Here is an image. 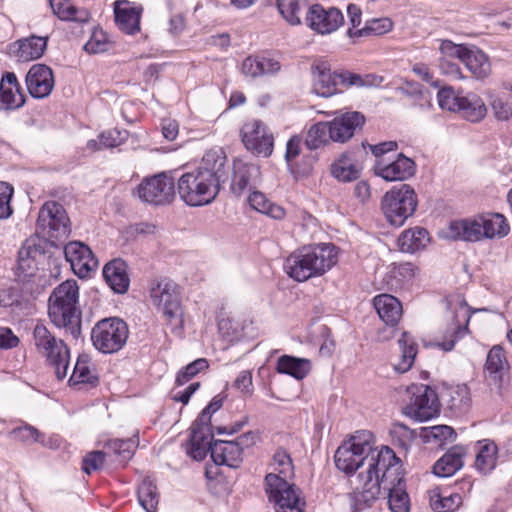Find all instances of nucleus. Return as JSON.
Returning <instances> with one entry per match:
<instances>
[{"label": "nucleus", "instance_id": "1", "mask_svg": "<svg viewBox=\"0 0 512 512\" xmlns=\"http://www.w3.org/2000/svg\"><path fill=\"white\" fill-rule=\"evenodd\" d=\"M371 438L372 435L369 432H359L336 450L335 465L339 470L350 474L362 469L356 478L351 481L353 485L351 493L358 492V488L365 483L368 476L377 477L386 466H389L396 459L394 451L387 446L380 450L373 448Z\"/></svg>", "mask_w": 512, "mask_h": 512}, {"label": "nucleus", "instance_id": "2", "mask_svg": "<svg viewBox=\"0 0 512 512\" xmlns=\"http://www.w3.org/2000/svg\"><path fill=\"white\" fill-rule=\"evenodd\" d=\"M361 488L362 490L349 494L351 506L355 511L371 507L380 497L388 499L391 512H409L410 510V499L397 456L395 461L386 466L377 477L368 476Z\"/></svg>", "mask_w": 512, "mask_h": 512}, {"label": "nucleus", "instance_id": "3", "mask_svg": "<svg viewBox=\"0 0 512 512\" xmlns=\"http://www.w3.org/2000/svg\"><path fill=\"white\" fill-rule=\"evenodd\" d=\"M271 472L265 477V490L268 499L274 505L275 512H304L305 503L300 498L294 484L288 479L294 475V466L290 454L282 448L273 455Z\"/></svg>", "mask_w": 512, "mask_h": 512}, {"label": "nucleus", "instance_id": "4", "mask_svg": "<svg viewBox=\"0 0 512 512\" xmlns=\"http://www.w3.org/2000/svg\"><path fill=\"white\" fill-rule=\"evenodd\" d=\"M337 262L335 246L322 243L304 246L291 253L285 263L286 273L298 282L325 274Z\"/></svg>", "mask_w": 512, "mask_h": 512}, {"label": "nucleus", "instance_id": "5", "mask_svg": "<svg viewBox=\"0 0 512 512\" xmlns=\"http://www.w3.org/2000/svg\"><path fill=\"white\" fill-rule=\"evenodd\" d=\"M79 287L76 280L58 285L49 297L48 315L51 322L64 328L74 339L81 334V311L78 307Z\"/></svg>", "mask_w": 512, "mask_h": 512}, {"label": "nucleus", "instance_id": "6", "mask_svg": "<svg viewBox=\"0 0 512 512\" xmlns=\"http://www.w3.org/2000/svg\"><path fill=\"white\" fill-rule=\"evenodd\" d=\"M32 345L37 355L54 371L58 380L68 374L70 349L65 341L48 329L43 323H36L32 330Z\"/></svg>", "mask_w": 512, "mask_h": 512}, {"label": "nucleus", "instance_id": "7", "mask_svg": "<svg viewBox=\"0 0 512 512\" xmlns=\"http://www.w3.org/2000/svg\"><path fill=\"white\" fill-rule=\"evenodd\" d=\"M180 198L189 206L210 204L218 195L220 184L206 171L184 173L177 183Z\"/></svg>", "mask_w": 512, "mask_h": 512}, {"label": "nucleus", "instance_id": "8", "mask_svg": "<svg viewBox=\"0 0 512 512\" xmlns=\"http://www.w3.org/2000/svg\"><path fill=\"white\" fill-rule=\"evenodd\" d=\"M418 205L417 195L408 184H401L387 191L382 198L381 209L393 226H402L411 217Z\"/></svg>", "mask_w": 512, "mask_h": 512}, {"label": "nucleus", "instance_id": "9", "mask_svg": "<svg viewBox=\"0 0 512 512\" xmlns=\"http://www.w3.org/2000/svg\"><path fill=\"white\" fill-rule=\"evenodd\" d=\"M137 446L138 440L134 438L109 440L105 445V452L92 451L86 455L82 469L85 473L91 474L103 467L106 458L117 466L124 467L132 458Z\"/></svg>", "mask_w": 512, "mask_h": 512}, {"label": "nucleus", "instance_id": "10", "mask_svg": "<svg viewBox=\"0 0 512 512\" xmlns=\"http://www.w3.org/2000/svg\"><path fill=\"white\" fill-rule=\"evenodd\" d=\"M313 91L321 97H330L341 92V87L363 86V79L348 72H332L326 62H318L312 66Z\"/></svg>", "mask_w": 512, "mask_h": 512}, {"label": "nucleus", "instance_id": "11", "mask_svg": "<svg viewBox=\"0 0 512 512\" xmlns=\"http://www.w3.org/2000/svg\"><path fill=\"white\" fill-rule=\"evenodd\" d=\"M129 335L127 324L120 318L111 317L98 321L91 331L94 347L102 353L118 352Z\"/></svg>", "mask_w": 512, "mask_h": 512}, {"label": "nucleus", "instance_id": "12", "mask_svg": "<svg viewBox=\"0 0 512 512\" xmlns=\"http://www.w3.org/2000/svg\"><path fill=\"white\" fill-rule=\"evenodd\" d=\"M37 232L52 243L61 241L70 234V221L61 204L50 201L42 206L37 220Z\"/></svg>", "mask_w": 512, "mask_h": 512}, {"label": "nucleus", "instance_id": "13", "mask_svg": "<svg viewBox=\"0 0 512 512\" xmlns=\"http://www.w3.org/2000/svg\"><path fill=\"white\" fill-rule=\"evenodd\" d=\"M135 194L141 201L149 204H169L175 197L174 178L167 172L145 178L136 187Z\"/></svg>", "mask_w": 512, "mask_h": 512}, {"label": "nucleus", "instance_id": "14", "mask_svg": "<svg viewBox=\"0 0 512 512\" xmlns=\"http://www.w3.org/2000/svg\"><path fill=\"white\" fill-rule=\"evenodd\" d=\"M407 392L410 400L404 409L406 415L423 422L439 414L438 396L431 387L423 384L412 385Z\"/></svg>", "mask_w": 512, "mask_h": 512}, {"label": "nucleus", "instance_id": "15", "mask_svg": "<svg viewBox=\"0 0 512 512\" xmlns=\"http://www.w3.org/2000/svg\"><path fill=\"white\" fill-rule=\"evenodd\" d=\"M153 303L162 308L164 315L175 326H182L183 311L178 286L171 280H161L151 289Z\"/></svg>", "mask_w": 512, "mask_h": 512}, {"label": "nucleus", "instance_id": "16", "mask_svg": "<svg viewBox=\"0 0 512 512\" xmlns=\"http://www.w3.org/2000/svg\"><path fill=\"white\" fill-rule=\"evenodd\" d=\"M241 136L246 149L254 155L268 157L272 154L274 137L262 121L252 120L244 124Z\"/></svg>", "mask_w": 512, "mask_h": 512}, {"label": "nucleus", "instance_id": "17", "mask_svg": "<svg viewBox=\"0 0 512 512\" xmlns=\"http://www.w3.org/2000/svg\"><path fill=\"white\" fill-rule=\"evenodd\" d=\"M211 417L212 415L203 409L191 427L187 452L195 460L200 461L206 457L209 443L213 440Z\"/></svg>", "mask_w": 512, "mask_h": 512}, {"label": "nucleus", "instance_id": "18", "mask_svg": "<svg viewBox=\"0 0 512 512\" xmlns=\"http://www.w3.org/2000/svg\"><path fill=\"white\" fill-rule=\"evenodd\" d=\"M64 254L73 272L80 278L88 277L98 267V260L83 242H69L64 247Z\"/></svg>", "mask_w": 512, "mask_h": 512}, {"label": "nucleus", "instance_id": "19", "mask_svg": "<svg viewBox=\"0 0 512 512\" xmlns=\"http://www.w3.org/2000/svg\"><path fill=\"white\" fill-rule=\"evenodd\" d=\"M305 19L307 25L320 34H330L344 23V16L339 9H325L319 4L309 7Z\"/></svg>", "mask_w": 512, "mask_h": 512}, {"label": "nucleus", "instance_id": "20", "mask_svg": "<svg viewBox=\"0 0 512 512\" xmlns=\"http://www.w3.org/2000/svg\"><path fill=\"white\" fill-rule=\"evenodd\" d=\"M364 123L365 116L358 111H349L336 116L328 121L332 142H347L358 130H361Z\"/></svg>", "mask_w": 512, "mask_h": 512}, {"label": "nucleus", "instance_id": "21", "mask_svg": "<svg viewBox=\"0 0 512 512\" xmlns=\"http://www.w3.org/2000/svg\"><path fill=\"white\" fill-rule=\"evenodd\" d=\"M54 75L52 69L45 64H34L26 75V85L33 98L48 97L54 88Z\"/></svg>", "mask_w": 512, "mask_h": 512}, {"label": "nucleus", "instance_id": "22", "mask_svg": "<svg viewBox=\"0 0 512 512\" xmlns=\"http://www.w3.org/2000/svg\"><path fill=\"white\" fill-rule=\"evenodd\" d=\"M375 172L386 181H403L414 175L415 163L405 155L399 154L394 161L389 163H386L384 159H377Z\"/></svg>", "mask_w": 512, "mask_h": 512}, {"label": "nucleus", "instance_id": "23", "mask_svg": "<svg viewBox=\"0 0 512 512\" xmlns=\"http://www.w3.org/2000/svg\"><path fill=\"white\" fill-rule=\"evenodd\" d=\"M485 371L488 381L498 388L508 379L509 363L501 346L495 345L488 352Z\"/></svg>", "mask_w": 512, "mask_h": 512}, {"label": "nucleus", "instance_id": "24", "mask_svg": "<svg viewBox=\"0 0 512 512\" xmlns=\"http://www.w3.org/2000/svg\"><path fill=\"white\" fill-rule=\"evenodd\" d=\"M482 217L452 221L446 231V237L452 240L477 242L484 239Z\"/></svg>", "mask_w": 512, "mask_h": 512}, {"label": "nucleus", "instance_id": "25", "mask_svg": "<svg viewBox=\"0 0 512 512\" xmlns=\"http://www.w3.org/2000/svg\"><path fill=\"white\" fill-rule=\"evenodd\" d=\"M456 304L458 308L455 311V321L449 331L450 335L449 337H444V340L439 343V346L445 351H451L456 341L468 332V323L472 310L463 299L458 298Z\"/></svg>", "mask_w": 512, "mask_h": 512}, {"label": "nucleus", "instance_id": "26", "mask_svg": "<svg viewBox=\"0 0 512 512\" xmlns=\"http://www.w3.org/2000/svg\"><path fill=\"white\" fill-rule=\"evenodd\" d=\"M260 169L255 164L237 162L234 164V174L231 183V191L236 196H241L246 191H251L259 182Z\"/></svg>", "mask_w": 512, "mask_h": 512}, {"label": "nucleus", "instance_id": "27", "mask_svg": "<svg viewBox=\"0 0 512 512\" xmlns=\"http://www.w3.org/2000/svg\"><path fill=\"white\" fill-rule=\"evenodd\" d=\"M208 452L216 465H226L231 468H237L242 462L240 446L233 441H210Z\"/></svg>", "mask_w": 512, "mask_h": 512}, {"label": "nucleus", "instance_id": "28", "mask_svg": "<svg viewBox=\"0 0 512 512\" xmlns=\"http://www.w3.org/2000/svg\"><path fill=\"white\" fill-rule=\"evenodd\" d=\"M47 47V38L31 36L20 39L10 45V54L18 61L28 62L40 58Z\"/></svg>", "mask_w": 512, "mask_h": 512}, {"label": "nucleus", "instance_id": "29", "mask_svg": "<svg viewBox=\"0 0 512 512\" xmlns=\"http://www.w3.org/2000/svg\"><path fill=\"white\" fill-rule=\"evenodd\" d=\"M127 268L126 262L120 258L109 261L103 268L104 280L115 293L124 294L129 289Z\"/></svg>", "mask_w": 512, "mask_h": 512}, {"label": "nucleus", "instance_id": "30", "mask_svg": "<svg viewBox=\"0 0 512 512\" xmlns=\"http://www.w3.org/2000/svg\"><path fill=\"white\" fill-rule=\"evenodd\" d=\"M465 455L466 448L464 446H453L434 464V474L439 477L454 475L462 468Z\"/></svg>", "mask_w": 512, "mask_h": 512}, {"label": "nucleus", "instance_id": "31", "mask_svg": "<svg viewBox=\"0 0 512 512\" xmlns=\"http://www.w3.org/2000/svg\"><path fill=\"white\" fill-rule=\"evenodd\" d=\"M373 303L383 322L391 326L398 323L402 315V305L396 297L380 294L374 298Z\"/></svg>", "mask_w": 512, "mask_h": 512}, {"label": "nucleus", "instance_id": "32", "mask_svg": "<svg viewBox=\"0 0 512 512\" xmlns=\"http://www.w3.org/2000/svg\"><path fill=\"white\" fill-rule=\"evenodd\" d=\"M429 241V233L425 228L414 227L403 231L397 243L402 252L415 253L425 248Z\"/></svg>", "mask_w": 512, "mask_h": 512}, {"label": "nucleus", "instance_id": "33", "mask_svg": "<svg viewBox=\"0 0 512 512\" xmlns=\"http://www.w3.org/2000/svg\"><path fill=\"white\" fill-rule=\"evenodd\" d=\"M462 63L477 79L486 78L491 73L488 56L474 46L468 48Z\"/></svg>", "mask_w": 512, "mask_h": 512}, {"label": "nucleus", "instance_id": "34", "mask_svg": "<svg viewBox=\"0 0 512 512\" xmlns=\"http://www.w3.org/2000/svg\"><path fill=\"white\" fill-rule=\"evenodd\" d=\"M456 112H460L465 119L471 122H478L484 118L487 109L484 101L478 95L469 93L462 96Z\"/></svg>", "mask_w": 512, "mask_h": 512}, {"label": "nucleus", "instance_id": "35", "mask_svg": "<svg viewBox=\"0 0 512 512\" xmlns=\"http://www.w3.org/2000/svg\"><path fill=\"white\" fill-rule=\"evenodd\" d=\"M225 163L226 156L221 150H209L203 156L201 165L196 170L209 172L220 184L221 181H224Z\"/></svg>", "mask_w": 512, "mask_h": 512}, {"label": "nucleus", "instance_id": "36", "mask_svg": "<svg viewBox=\"0 0 512 512\" xmlns=\"http://www.w3.org/2000/svg\"><path fill=\"white\" fill-rule=\"evenodd\" d=\"M277 371L301 380L309 373L310 362L307 359L283 355L277 361Z\"/></svg>", "mask_w": 512, "mask_h": 512}, {"label": "nucleus", "instance_id": "37", "mask_svg": "<svg viewBox=\"0 0 512 512\" xmlns=\"http://www.w3.org/2000/svg\"><path fill=\"white\" fill-rule=\"evenodd\" d=\"M115 19L120 30L127 34H134L140 30V12L134 7H121L116 4Z\"/></svg>", "mask_w": 512, "mask_h": 512}, {"label": "nucleus", "instance_id": "38", "mask_svg": "<svg viewBox=\"0 0 512 512\" xmlns=\"http://www.w3.org/2000/svg\"><path fill=\"white\" fill-rule=\"evenodd\" d=\"M479 451L476 455L475 467L482 474L490 473L496 466L497 446L490 440H483L478 443Z\"/></svg>", "mask_w": 512, "mask_h": 512}, {"label": "nucleus", "instance_id": "39", "mask_svg": "<svg viewBox=\"0 0 512 512\" xmlns=\"http://www.w3.org/2000/svg\"><path fill=\"white\" fill-rule=\"evenodd\" d=\"M483 223V235L484 238H503L508 235L510 231V226L506 220V218L499 213H491L486 215H481Z\"/></svg>", "mask_w": 512, "mask_h": 512}, {"label": "nucleus", "instance_id": "40", "mask_svg": "<svg viewBox=\"0 0 512 512\" xmlns=\"http://www.w3.org/2000/svg\"><path fill=\"white\" fill-rule=\"evenodd\" d=\"M248 203L254 210L263 213L272 219L280 220L285 217L284 208L272 203L262 192L253 191L248 196Z\"/></svg>", "mask_w": 512, "mask_h": 512}, {"label": "nucleus", "instance_id": "41", "mask_svg": "<svg viewBox=\"0 0 512 512\" xmlns=\"http://www.w3.org/2000/svg\"><path fill=\"white\" fill-rule=\"evenodd\" d=\"M401 357L399 363L395 365V370L400 373L407 372L413 365L417 355V345L413 337L408 332H403L398 340Z\"/></svg>", "mask_w": 512, "mask_h": 512}, {"label": "nucleus", "instance_id": "42", "mask_svg": "<svg viewBox=\"0 0 512 512\" xmlns=\"http://www.w3.org/2000/svg\"><path fill=\"white\" fill-rule=\"evenodd\" d=\"M332 175L340 181L349 182L360 175V167L348 155H342L331 166Z\"/></svg>", "mask_w": 512, "mask_h": 512}, {"label": "nucleus", "instance_id": "43", "mask_svg": "<svg viewBox=\"0 0 512 512\" xmlns=\"http://www.w3.org/2000/svg\"><path fill=\"white\" fill-rule=\"evenodd\" d=\"M462 504V497L458 493L445 494L436 490L430 495V506L435 512H453Z\"/></svg>", "mask_w": 512, "mask_h": 512}, {"label": "nucleus", "instance_id": "44", "mask_svg": "<svg viewBox=\"0 0 512 512\" xmlns=\"http://www.w3.org/2000/svg\"><path fill=\"white\" fill-rule=\"evenodd\" d=\"M328 121L318 122L310 127L307 132L305 144L310 150H316L332 141Z\"/></svg>", "mask_w": 512, "mask_h": 512}, {"label": "nucleus", "instance_id": "45", "mask_svg": "<svg viewBox=\"0 0 512 512\" xmlns=\"http://www.w3.org/2000/svg\"><path fill=\"white\" fill-rule=\"evenodd\" d=\"M138 501L146 512H156L159 503L157 487L149 478L144 479L138 487Z\"/></svg>", "mask_w": 512, "mask_h": 512}, {"label": "nucleus", "instance_id": "46", "mask_svg": "<svg viewBox=\"0 0 512 512\" xmlns=\"http://www.w3.org/2000/svg\"><path fill=\"white\" fill-rule=\"evenodd\" d=\"M277 7L283 18L291 25L301 23V13L308 7V0H277Z\"/></svg>", "mask_w": 512, "mask_h": 512}, {"label": "nucleus", "instance_id": "47", "mask_svg": "<svg viewBox=\"0 0 512 512\" xmlns=\"http://www.w3.org/2000/svg\"><path fill=\"white\" fill-rule=\"evenodd\" d=\"M421 437L425 442H433L438 446H442L448 442H452L455 439L456 434L450 426L436 425L422 428Z\"/></svg>", "mask_w": 512, "mask_h": 512}, {"label": "nucleus", "instance_id": "48", "mask_svg": "<svg viewBox=\"0 0 512 512\" xmlns=\"http://www.w3.org/2000/svg\"><path fill=\"white\" fill-rule=\"evenodd\" d=\"M50 6L55 15L62 20L86 22L88 14L85 11H78L69 0H49Z\"/></svg>", "mask_w": 512, "mask_h": 512}, {"label": "nucleus", "instance_id": "49", "mask_svg": "<svg viewBox=\"0 0 512 512\" xmlns=\"http://www.w3.org/2000/svg\"><path fill=\"white\" fill-rule=\"evenodd\" d=\"M69 382L71 384L87 383L91 385H95L98 382V378L88 365V357L86 355H80L78 357Z\"/></svg>", "mask_w": 512, "mask_h": 512}, {"label": "nucleus", "instance_id": "50", "mask_svg": "<svg viewBox=\"0 0 512 512\" xmlns=\"http://www.w3.org/2000/svg\"><path fill=\"white\" fill-rule=\"evenodd\" d=\"M392 28L393 22L391 19L387 17L375 18L367 21L364 28L358 29L354 32L352 29H349L348 33L351 37L363 35H383L391 31Z\"/></svg>", "mask_w": 512, "mask_h": 512}, {"label": "nucleus", "instance_id": "51", "mask_svg": "<svg viewBox=\"0 0 512 512\" xmlns=\"http://www.w3.org/2000/svg\"><path fill=\"white\" fill-rule=\"evenodd\" d=\"M111 47L112 43L107 34L102 29L96 28L84 45V50L90 54H98L108 51Z\"/></svg>", "mask_w": 512, "mask_h": 512}, {"label": "nucleus", "instance_id": "52", "mask_svg": "<svg viewBox=\"0 0 512 512\" xmlns=\"http://www.w3.org/2000/svg\"><path fill=\"white\" fill-rule=\"evenodd\" d=\"M450 408L462 409L469 406L470 392L466 384H458L447 389Z\"/></svg>", "mask_w": 512, "mask_h": 512}, {"label": "nucleus", "instance_id": "53", "mask_svg": "<svg viewBox=\"0 0 512 512\" xmlns=\"http://www.w3.org/2000/svg\"><path fill=\"white\" fill-rule=\"evenodd\" d=\"M24 95L20 89L16 92L13 87H0V108L15 109L24 104Z\"/></svg>", "mask_w": 512, "mask_h": 512}, {"label": "nucleus", "instance_id": "54", "mask_svg": "<svg viewBox=\"0 0 512 512\" xmlns=\"http://www.w3.org/2000/svg\"><path fill=\"white\" fill-rule=\"evenodd\" d=\"M208 361L205 358H199L188 364L183 370L179 371L176 377L177 385H184L196 376L200 371L208 368Z\"/></svg>", "mask_w": 512, "mask_h": 512}, {"label": "nucleus", "instance_id": "55", "mask_svg": "<svg viewBox=\"0 0 512 512\" xmlns=\"http://www.w3.org/2000/svg\"><path fill=\"white\" fill-rule=\"evenodd\" d=\"M462 96H459L451 87H443L437 94L438 104L442 109L456 112Z\"/></svg>", "mask_w": 512, "mask_h": 512}, {"label": "nucleus", "instance_id": "56", "mask_svg": "<svg viewBox=\"0 0 512 512\" xmlns=\"http://www.w3.org/2000/svg\"><path fill=\"white\" fill-rule=\"evenodd\" d=\"M13 193L12 185L7 182H0V219H7L12 215L13 210L10 201Z\"/></svg>", "mask_w": 512, "mask_h": 512}, {"label": "nucleus", "instance_id": "57", "mask_svg": "<svg viewBox=\"0 0 512 512\" xmlns=\"http://www.w3.org/2000/svg\"><path fill=\"white\" fill-rule=\"evenodd\" d=\"M10 436L22 442H42L43 437V435L31 425H24L13 429L10 432Z\"/></svg>", "mask_w": 512, "mask_h": 512}, {"label": "nucleus", "instance_id": "58", "mask_svg": "<svg viewBox=\"0 0 512 512\" xmlns=\"http://www.w3.org/2000/svg\"><path fill=\"white\" fill-rule=\"evenodd\" d=\"M468 48L469 47L466 45L455 44L450 40H443L440 44L439 50L442 55L441 57H446V59L456 58L462 62Z\"/></svg>", "mask_w": 512, "mask_h": 512}, {"label": "nucleus", "instance_id": "59", "mask_svg": "<svg viewBox=\"0 0 512 512\" xmlns=\"http://www.w3.org/2000/svg\"><path fill=\"white\" fill-rule=\"evenodd\" d=\"M127 132H121L117 129L105 131L99 135L100 144L104 148H113L121 145L125 140Z\"/></svg>", "mask_w": 512, "mask_h": 512}, {"label": "nucleus", "instance_id": "60", "mask_svg": "<svg viewBox=\"0 0 512 512\" xmlns=\"http://www.w3.org/2000/svg\"><path fill=\"white\" fill-rule=\"evenodd\" d=\"M393 274L395 278H398L401 282H408L412 280L417 272V267L410 263H399L393 267Z\"/></svg>", "mask_w": 512, "mask_h": 512}, {"label": "nucleus", "instance_id": "61", "mask_svg": "<svg viewBox=\"0 0 512 512\" xmlns=\"http://www.w3.org/2000/svg\"><path fill=\"white\" fill-rule=\"evenodd\" d=\"M242 72L250 77H258L263 75L261 70L260 57L249 56L242 63Z\"/></svg>", "mask_w": 512, "mask_h": 512}, {"label": "nucleus", "instance_id": "62", "mask_svg": "<svg viewBox=\"0 0 512 512\" xmlns=\"http://www.w3.org/2000/svg\"><path fill=\"white\" fill-rule=\"evenodd\" d=\"M491 106L498 120H508L512 116V106L501 98L493 99Z\"/></svg>", "mask_w": 512, "mask_h": 512}, {"label": "nucleus", "instance_id": "63", "mask_svg": "<svg viewBox=\"0 0 512 512\" xmlns=\"http://www.w3.org/2000/svg\"><path fill=\"white\" fill-rule=\"evenodd\" d=\"M19 344V338L10 328L0 327V348L11 349Z\"/></svg>", "mask_w": 512, "mask_h": 512}, {"label": "nucleus", "instance_id": "64", "mask_svg": "<svg viewBox=\"0 0 512 512\" xmlns=\"http://www.w3.org/2000/svg\"><path fill=\"white\" fill-rule=\"evenodd\" d=\"M439 67L441 71L446 75H449L455 79L463 78L460 67L456 63L452 62L450 58L446 59V57H440Z\"/></svg>", "mask_w": 512, "mask_h": 512}]
</instances>
